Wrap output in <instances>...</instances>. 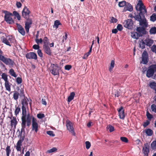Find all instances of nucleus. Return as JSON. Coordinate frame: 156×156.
Segmentation results:
<instances>
[{
  "label": "nucleus",
  "instance_id": "62",
  "mask_svg": "<svg viewBox=\"0 0 156 156\" xmlns=\"http://www.w3.org/2000/svg\"><path fill=\"white\" fill-rule=\"evenodd\" d=\"M72 68L71 65H66L65 66V69L66 70H69Z\"/></svg>",
  "mask_w": 156,
  "mask_h": 156
},
{
  "label": "nucleus",
  "instance_id": "16",
  "mask_svg": "<svg viewBox=\"0 0 156 156\" xmlns=\"http://www.w3.org/2000/svg\"><path fill=\"white\" fill-rule=\"evenodd\" d=\"M149 144L147 143H145L144 144V146L143 147L142 150L144 156H148L149 152Z\"/></svg>",
  "mask_w": 156,
  "mask_h": 156
},
{
  "label": "nucleus",
  "instance_id": "44",
  "mask_svg": "<svg viewBox=\"0 0 156 156\" xmlns=\"http://www.w3.org/2000/svg\"><path fill=\"white\" fill-rule=\"evenodd\" d=\"M15 114L16 116L19 114V112L20 111V108L19 107V106L17 107H16V106H15Z\"/></svg>",
  "mask_w": 156,
  "mask_h": 156
},
{
  "label": "nucleus",
  "instance_id": "48",
  "mask_svg": "<svg viewBox=\"0 0 156 156\" xmlns=\"http://www.w3.org/2000/svg\"><path fill=\"white\" fill-rule=\"evenodd\" d=\"M86 147L87 149H88L90 147L91 144L88 141H87L85 142Z\"/></svg>",
  "mask_w": 156,
  "mask_h": 156
},
{
  "label": "nucleus",
  "instance_id": "15",
  "mask_svg": "<svg viewBox=\"0 0 156 156\" xmlns=\"http://www.w3.org/2000/svg\"><path fill=\"white\" fill-rule=\"evenodd\" d=\"M117 110L118 112L120 118L124 119L125 117V115L123 107L121 106L120 108L117 109Z\"/></svg>",
  "mask_w": 156,
  "mask_h": 156
},
{
  "label": "nucleus",
  "instance_id": "24",
  "mask_svg": "<svg viewBox=\"0 0 156 156\" xmlns=\"http://www.w3.org/2000/svg\"><path fill=\"white\" fill-rule=\"evenodd\" d=\"M131 37L132 38L138 39L139 37L141 36V35L139 34L138 33L136 32H132L131 33Z\"/></svg>",
  "mask_w": 156,
  "mask_h": 156
},
{
  "label": "nucleus",
  "instance_id": "36",
  "mask_svg": "<svg viewBox=\"0 0 156 156\" xmlns=\"http://www.w3.org/2000/svg\"><path fill=\"white\" fill-rule=\"evenodd\" d=\"M115 61L113 60H112L110 64V66L109 67V70L110 72H111L113 68L115 66Z\"/></svg>",
  "mask_w": 156,
  "mask_h": 156
},
{
  "label": "nucleus",
  "instance_id": "55",
  "mask_svg": "<svg viewBox=\"0 0 156 156\" xmlns=\"http://www.w3.org/2000/svg\"><path fill=\"white\" fill-rule=\"evenodd\" d=\"M36 42L37 44H39V43L42 44L43 42V40L41 38L39 39V38L37 39H35Z\"/></svg>",
  "mask_w": 156,
  "mask_h": 156
},
{
  "label": "nucleus",
  "instance_id": "19",
  "mask_svg": "<svg viewBox=\"0 0 156 156\" xmlns=\"http://www.w3.org/2000/svg\"><path fill=\"white\" fill-rule=\"evenodd\" d=\"M133 10V8L131 5L129 3L127 2L126 5L124 7L123 11L126 12V11H129L130 12L132 11Z\"/></svg>",
  "mask_w": 156,
  "mask_h": 156
},
{
  "label": "nucleus",
  "instance_id": "7",
  "mask_svg": "<svg viewBox=\"0 0 156 156\" xmlns=\"http://www.w3.org/2000/svg\"><path fill=\"white\" fill-rule=\"evenodd\" d=\"M27 106H22V116L21 117L22 127H25L26 117L27 116L26 107Z\"/></svg>",
  "mask_w": 156,
  "mask_h": 156
},
{
  "label": "nucleus",
  "instance_id": "9",
  "mask_svg": "<svg viewBox=\"0 0 156 156\" xmlns=\"http://www.w3.org/2000/svg\"><path fill=\"white\" fill-rule=\"evenodd\" d=\"M137 5H139V7L138 9L136 7V9L137 11H140L139 13H141L142 12H147V11L146 9L145 6L141 0H139Z\"/></svg>",
  "mask_w": 156,
  "mask_h": 156
},
{
  "label": "nucleus",
  "instance_id": "41",
  "mask_svg": "<svg viewBox=\"0 0 156 156\" xmlns=\"http://www.w3.org/2000/svg\"><path fill=\"white\" fill-rule=\"evenodd\" d=\"M66 127H73V123L69 119H67L66 121Z\"/></svg>",
  "mask_w": 156,
  "mask_h": 156
},
{
  "label": "nucleus",
  "instance_id": "22",
  "mask_svg": "<svg viewBox=\"0 0 156 156\" xmlns=\"http://www.w3.org/2000/svg\"><path fill=\"white\" fill-rule=\"evenodd\" d=\"M144 41L146 45L149 47L151 46L154 43V41L149 38H147Z\"/></svg>",
  "mask_w": 156,
  "mask_h": 156
},
{
  "label": "nucleus",
  "instance_id": "45",
  "mask_svg": "<svg viewBox=\"0 0 156 156\" xmlns=\"http://www.w3.org/2000/svg\"><path fill=\"white\" fill-rule=\"evenodd\" d=\"M151 148L153 150L156 149V140L153 141L151 145Z\"/></svg>",
  "mask_w": 156,
  "mask_h": 156
},
{
  "label": "nucleus",
  "instance_id": "42",
  "mask_svg": "<svg viewBox=\"0 0 156 156\" xmlns=\"http://www.w3.org/2000/svg\"><path fill=\"white\" fill-rule=\"evenodd\" d=\"M149 32L151 34H155L156 33V27H152L150 29Z\"/></svg>",
  "mask_w": 156,
  "mask_h": 156
},
{
  "label": "nucleus",
  "instance_id": "43",
  "mask_svg": "<svg viewBox=\"0 0 156 156\" xmlns=\"http://www.w3.org/2000/svg\"><path fill=\"white\" fill-rule=\"evenodd\" d=\"M127 2L125 1H123L121 2H120L119 3L118 5L119 7H122L124 6L125 7Z\"/></svg>",
  "mask_w": 156,
  "mask_h": 156
},
{
  "label": "nucleus",
  "instance_id": "47",
  "mask_svg": "<svg viewBox=\"0 0 156 156\" xmlns=\"http://www.w3.org/2000/svg\"><path fill=\"white\" fill-rule=\"evenodd\" d=\"M145 43L144 42V41H142V42H140L139 44L140 47L142 49H144L145 48Z\"/></svg>",
  "mask_w": 156,
  "mask_h": 156
},
{
  "label": "nucleus",
  "instance_id": "59",
  "mask_svg": "<svg viewBox=\"0 0 156 156\" xmlns=\"http://www.w3.org/2000/svg\"><path fill=\"white\" fill-rule=\"evenodd\" d=\"M16 82L18 84H20L22 82V78L20 77H17L16 79Z\"/></svg>",
  "mask_w": 156,
  "mask_h": 156
},
{
  "label": "nucleus",
  "instance_id": "51",
  "mask_svg": "<svg viewBox=\"0 0 156 156\" xmlns=\"http://www.w3.org/2000/svg\"><path fill=\"white\" fill-rule=\"evenodd\" d=\"M120 140L122 142L125 143H127L128 142V140L127 138L125 137H121Z\"/></svg>",
  "mask_w": 156,
  "mask_h": 156
},
{
  "label": "nucleus",
  "instance_id": "10",
  "mask_svg": "<svg viewBox=\"0 0 156 156\" xmlns=\"http://www.w3.org/2000/svg\"><path fill=\"white\" fill-rule=\"evenodd\" d=\"M124 27L128 29H131L133 28V20L131 19H128L125 20L123 23Z\"/></svg>",
  "mask_w": 156,
  "mask_h": 156
},
{
  "label": "nucleus",
  "instance_id": "27",
  "mask_svg": "<svg viewBox=\"0 0 156 156\" xmlns=\"http://www.w3.org/2000/svg\"><path fill=\"white\" fill-rule=\"evenodd\" d=\"M149 86L152 89L154 90L155 93L156 94V83L151 82L149 84Z\"/></svg>",
  "mask_w": 156,
  "mask_h": 156
},
{
  "label": "nucleus",
  "instance_id": "13",
  "mask_svg": "<svg viewBox=\"0 0 156 156\" xmlns=\"http://www.w3.org/2000/svg\"><path fill=\"white\" fill-rule=\"evenodd\" d=\"M148 55L147 52L144 51L142 54V60L143 64H146L148 62Z\"/></svg>",
  "mask_w": 156,
  "mask_h": 156
},
{
  "label": "nucleus",
  "instance_id": "33",
  "mask_svg": "<svg viewBox=\"0 0 156 156\" xmlns=\"http://www.w3.org/2000/svg\"><path fill=\"white\" fill-rule=\"evenodd\" d=\"M145 133H146L147 136H152L153 133V132L152 130L149 129H145Z\"/></svg>",
  "mask_w": 156,
  "mask_h": 156
},
{
  "label": "nucleus",
  "instance_id": "52",
  "mask_svg": "<svg viewBox=\"0 0 156 156\" xmlns=\"http://www.w3.org/2000/svg\"><path fill=\"white\" fill-rule=\"evenodd\" d=\"M45 117L44 114L43 113H39L37 115V117L40 119H42Z\"/></svg>",
  "mask_w": 156,
  "mask_h": 156
},
{
  "label": "nucleus",
  "instance_id": "6",
  "mask_svg": "<svg viewBox=\"0 0 156 156\" xmlns=\"http://www.w3.org/2000/svg\"><path fill=\"white\" fill-rule=\"evenodd\" d=\"M14 40V39L12 38V36H8L6 38L3 37L2 38V42L9 46H11V43H13Z\"/></svg>",
  "mask_w": 156,
  "mask_h": 156
},
{
  "label": "nucleus",
  "instance_id": "26",
  "mask_svg": "<svg viewBox=\"0 0 156 156\" xmlns=\"http://www.w3.org/2000/svg\"><path fill=\"white\" fill-rule=\"evenodd\" d=\"M17 121L16 120V117H13L11 121V125L12 127L14 126L16 127L17 123Z\"/></svg>",
  "mask_w": 156,
  "mask_h": 156
},
{
  "label": "nucleus",
  "instance_id": "23",
  "mask_svg": "<svg viewBox=\"0 0 156 156\" xmlns=\"http://www.w3.org/2000/svg\"><path fill=\"white\" fill-rule=\"evenodd\" d=\"M28 101H29V100L27 98L24 96L23 99L21 101L22 106H28Z\"/></svg>",
  "mask_w": 156,
  "mask_h": 156
},
{
  "label": "nucleus",
  "instance_id": "39",
  "mask_svg": "<svg viewBox=\"0 0 156 156\" xmlns=\"http://www.w3.org/2000/svg\"><path fill=\"white\" fill-rule=\"evenodd\" d=\"M19 93L17 91H14V94L13 95V98L15 100H17L19 98Z\"/></svg>",
  "mask_w": 156,
  "mask_h": 156
},
{
  "label": "nucleus",
  "instance_id": "32",
  "mask_svg": "<svg viewBox=\"0 0 156 156\" xmlns=\"http://www.w3.org/2000/svg\"><path fill=\"white\" fill-rule=\"evenodd\" d=\"M67 130H69L72 135L74 136H76V133L74 131V127H67Z\"/></svg>",
  "mask_w": 156,
  "mask_h": 156
},
{
  "label": "nucleus",
  "instance_id": "17",
  "mask_svg": "<svg viewBox=\"0 0 156 156\" xmlns=\"http://www.w3.org/2000/svg\"><path fill=\"white\" fill-rule=\"evenodd\" d=\"M145 28L142 27H137L136 30L139 34L141 35L142 36L143 35L146 34Z\"/></svg>",
  "mask_w": 156,
  "mask_h": 156
},
{
  "label": "nucleus",
  "instance_id": "2",
  "mask_svg": "<svg viewBox=\"0 0 156 156\" xmlns=\"http://www.w3.org/2000/svg\"><path fill=\"white\" fill-rule=\"evenodd\" d=\"M25 127H22L21 132L20 134H19V136L20 135V139L18 141L16 146V149L17 151H20L21 149V147L22 145V143L24 140L25 136L24 134L25 133Z\"/></svg>",
  "mask_w": 156,
  "mask_h": 156
},
{
  "label": "nucleus",
  "instance_id": "35",
  "mask_svg": "<svg viewBox=\"0 0 156 156\" xmlns=\"http://www.w3.org/2000/svg\"><path fill=\"white\" fill-rule=\"evenodd\" d=\"M1 76L2 78L4 80L5 82L8 81L7 75L5 73H2Z\"/></svg>",
  "mask_w": 156,
  "mask_h": 156
},
{
  "label": "nucleus",
  "instance_id": "29",
  "mask_svg": "<svg viewBox=\"0 0 156 156\" xmlns=\"http://www.w3.org/2000/svg\"><path fill=\"white\" fill-rule=\"evenodd\" d=\"M11 84H10L9 81L5 82V86L6 90L10 92L11 91Z\"/></svg>",
  "mask_w": 156,
  "mask_h": 156
},
{
  "label": "nucleus",
  "instance_id": "40",
  "mask_svg": "<svg viewBox=\"0 0 156 156\" xmlns=\"http://www.w3.org/2000/svg\"><path fill=\"white\" fill-rule=\"evenodd\" d=\"M150 20L153 22L156 20V14L153 13L150 16Z\"/></svg>",
  "mask_w": 156,
  "mask_h": 156
},
{
  "label": "nucleus",
  "instance_id": "5",
  "mask_svg": "<svg viewBox=\"0 0 156 156\" xmlns=\"http://www.w3.org/2000/svg\"><path fill=\"white\" fill-rule=\"evenodd\" d=\"M5 15L4 16V20L7 23L12 24L14 23V21L12 19V16H13V14L7 11L4 12Z\"/></svg>",
  "mask_w": 156,
  "mask_h": 156
},
{
  "label": "nucleus",
  "instance_id": "46",
  "mask_svg": "<svg viewBox=\"0 0 156 156\" xmlns=\"http://www.w3.org/2000/svg\"><path fill=\"white\" fill-rule=\"evenodd\" d=\"M9 73L12 76L15 77H16V75L13 69H11L9 70Z\"/></svg>",
  "mask_w": 156,
  "mask_h": 156
},
{
  "label": "nucleus",
  "instance_id": "61",
  "mask_svg": "<svg viewBox=\"0 0 156 156\" xmlns=\"http://www.w3.org/2000/svg\"><path fill=\"white\" fill-rule=\"evenodd\" d=\"M37 53L39 56L40 57L42 58L43 57L42 53L41 50L38 49L37 51Z\"/></svg>",
  "mask_w": 156,
  "mask_h": 156
},
{
  "label": "nucleus",
  "instance_id": "12",
  "mask_svg": "<svg viewBox=\"0 0 156 156\" xmlns=\"http://www.w3.org/2000/svg\"><path fill=\"white\" fill-rule=\"evenodd\" d=\"M25 19L27 20V21L25 23V28L26 32L28 33L29 28L32 24V20L29 17L28 18Z\"/></svg>",
  "mask_w": 156,
  "mask_h": 156
},
{
  "label": "nucleus",
  "instance_id": "21",
  "mask_svg": "<svg viewBox=\"0 0 156 156\" xmlns=\"http://www.w3.org/2000/svg\"><path fill=\"white\" fill-rule=\"evenodd\" d=\"M45 53L50 56L52 53L51 50L48 46L43 47Z\"/></svg>",
  "mask_w": 156,
  "mask_h": 156
},
{
  "label": "nucleus",
  "instance_id": "8",
  "mask_svg": "<svg viewBox=\"0 0 156 156\" xmlns=\"http://www.w3.org/2000/svg\"><path fill=\"white\" fill-rule=\"evenodd\" d=\"M0 60L6 65L13 66L14 64V62L10 58H6L4 56L0 54Z\"/></svg>",
  "mask_w": 156,
  "mask_h": 156
},
{
  "label": "nucleus",
  "instance_id": "57",
  "mask_svg": "<svg viewBox=\"0 0 156 156\" xmlns=\"http://www.w3.org/2000/svg\"><path fill=\"white\" fill-rule=\"evenodd\" d=\"M123 28L121 24H118L117 27V29L118 30L121 31L122 30Z\"/></svg>",
  "mask_w": 156,
  "mask_h": 156
},
{
  "label": "nucleus",
  "instance_id": "56",
  "mask_svg": "<svg viewBox=\"0 0 156 156\" xmlns=\"http://www.w3.org/2000/svg\"><path fill=\"white\" fill-rule=\"evenodd\" d=\"M47 133L51 136H55V134L53 132L51 131H48L47 132Z\"/></svg>",
  "mask_w": 156,
  "mask_h": 156
},
{
  "label": "nucleus",
  "instance_id": "31",
  "mask_svg": "<svg viewBox=\"0 0 156 156\" xmlns=\"http://www.w3.org/2000/svg\"><path fill=\"white\" fill-rule=\"evenodd\" d=\"M32 127H38L37 120L34 117H32Z\"/></svg>",
  "mask_w": 156,
  "mask_h": 156
},
{
  "label": "nucleus",
  "instance_id": "20",
  "mask_svg": "<svg viewBox=\"0 0 156 156\" xmlns=\"http://www.w3.org/2000/svg\"><path fill=\"white\" fill-rule=\"evenodd\" d=\"M16 25L19 32L22 35H24L25 34V31L24 28L20 24L18 23H16Z\"/></svg>",
  "mask_w": 156,
  "mask_h": 156
},
{
  "label": "nucleus",
  "instance_id": "53",
  "mask_svg": "<svg viewBox=\"0 0 156 156\" xmlns=\"http://www.w3.org/2000/svg\"><path fill=\"white\" fill-rule=\"evenodd\" d=\"M5 151L6 152V154H10L11 152L10 146H7L5 149Z\"/></svg>",
  "mask_w": 156,
  "mask_h": 156
},
{
  "label": "nucleus",
  "instance_id": "30",
  "mask_svg": "<svg viewBox=\"0 0 156 156\" xmlns=\"http://www.w3.org/2000/svg\"><path fill=\"white\" fill-rule=\"evenodd\" d=\"M92 46H91L90 48V50L89 51L86 53H85L83 55V59H87V57L88 56L90 55V53H91V51H92Z\"/></svg>",
  "mask_w": 156,
  "mask_h": 156
},
{
  "label": "nucleus",
  "instance_id": "18",
  "mask_svg": "<svg viewBox=\"0 0 156 156\" xmlns=\"http://www.w3.org/2000/svg\"><path fill=\"white\" fill-rule=\"evenodd\" d=\"M32 118L30 116V115L28 114L26 117L25 126L27 123V126H30L31 123V120Z\"/></svg>",
  "mask_w": 156,
  "mask_h": 156
},
{
  "label": "nucleus",
  "instance_id": "1",
  "mask_svg": "<svg viewBox=\"0 0 156 156\" xmlns=\"http://www.w3.org/2000/svg\"><path fill=\"white\" fill-rule=\"evenodd\" d=\"M147 13H139L138 14L135 15V20L139 22V25L141 27L147 28L148 26V22L144 16Z\"/></svg>",
  "mask_w": 156,
  "mask_h": 156
},
{
  "label": "nucleus",
  "instance_id": "14",
  "mask_svg": "<svg viewBox=\"0 0 156 156\" xmlns=\"http://www.w3.org/2000/svg\"><path fill=\"white\" fill-rule=\"evenodd\" d=\"M26 57L27 59H33L35 60L37 59V56L36 54L33 52H30L26 54Z\"/></svg>",
  "mask_w": 156,
  "mask_h": 156
},
{
  "label": "nucleus",
  "instance_id": "50",
  "mask_svg": "<svg viewBox=\"0 0 156 156\" xmlns=\"http://www.w3.org/2000/svg\"><path fill=\"white\" fill-rule=\"evenodd\" d=\"M146 115L147 119L149 120H151V119L153 118L152 115L150 114L148 112H147Z\"/></svg>",
  "mask_w": 156,
  "mask_h": 156
},
{
  "label": "nucleus",
  "instance_id": "38",
  "mask_svg": "<svg viewBox=\"0 0 156 156\" xmlns=\"http://www.w3.org/2000/svg\"><path fill=\"white\" fill-rule=\"evenodd\" d=\"M13 15L15 16L18 20H20L21 19V16L16 11H14L13 12Z\"/></svg>",
  "mask_w": 156,
  "mask_h": 156
},
{
  "label": "nucleus",
  "instance_id": "58",
  "mask_svg": "<svg viewBox=\"0 0 156 156\" xmlns=\"http://www.w3.org/2000/svg\"><path fill=\"white\" fill-rule=\"evenodd\" d=\"M151 109L152 111L156 113V105L155 104H152L151 105Z\"/></svg>",
  "mask_w": 156,
  "mask_h": 156
},
{
  "label": "nucleus",
  "instance_id": "54",
  "mask_svg": "<svg viewBox=\"0 0 156 156\" xmlns=\"http://www.w3.org/2000/svg\"><path fill=\"white\" fill-rule=\"evenodd\" d=\"M110 19V22L112 23H116L117 21V20L113 17H111Z\"/></svg>",
  "mask_w": 156,
  "mask_h": 156
},
{
  "label": "nucleus",
  "instance_id": "49",
  "mask_svg": "<svg viewBox=\"0 0 156 156\" xmlns=\"http://www.w3.org/2000/svg\"><path fill=\"white\" fill-rule=\"evenodd\" d=\"M57 150V149L56 147H54L48 150L47 151V152L48 153H51L52 152H54L55 151H56Z\"/></svg>",
  "mask_w": 156,
  "mask_h": 156
},
{
  "label": "nucleus",
  "instance_id": "63",
  "mask_svg": "<svg viewBox=\"0 0 156 156\" xmlns=\"http://www.w3.org/2000/svg\"><path fill=\"white\" fill-rule=\"evenodd\" d=\"M107 131H109L110 132H112L114 130V127H106Z\"/></svg>",
  "mask_w": 156,
  "mask_h": 156
},
{
  "label": "nucleus",
  "instance_id": "4",
  "mask_svg": "<svg viewBox=\"0 0 156 156\" xmlns=\"http://www.w3.org/2000/svg\"><path fill=\"white\" fill-rule=\"evenodd\" d=\"M59 68L57 64H51L49 68V71L53 75H59Z\"/></svg>",
  "mask_w": 156,
  "mask_h": 156
},
{
  "label": "nucleus",
  "instance_id": "28",
  "mask_svg": "<svg viewBox=\"0 0 156 156\" xmlns=\"http://www.w3.org/2000/svg\"><path fill=\"white\" fill-rule=\"evenodd\" d=\"M75 95V93L74 92H71L67 98V101L69 102H70L73 99Z\"/></svg>",
  "mask_w": 156,
  "mask_h": 156
},
{
  "label": "nucleus",
  "instance_id": "37",
  "mask_svg": "<svg viewBox=\"0 0 156 156\" xmlns=\"http://www.w3.org/2000/svg\"><path fill=\"white\" fill-rule=\"evenodd\" d=\"M13 15L15 16L18 20H20L21 19V16L16 11H14L13 12Z\"/></svg>",
  "mask_w": 156,
  "mask_h": 156
},
{
  "label": "nucleus",
  "instance_id": "3",
  "mask_svg": "<svg viewBox=\"0 0 156 156\" xmlns=\"http://www.w3.org/2000/svg\"><path fill=\"white\" fill-rule=\"evenodd\" d=\"M156 72V65L152 64L148 68L147 71L146 76L150 78L153 76L154 73Z\"/></svg>",
  "mask_w": 156,
  "mask_h": 156
},
{
  "label": "nucleus",
  "instance_id": "64",
  "mask_svg": "<svg viewBox=\"0 0 156 156\" xmlns=\"http://www.w3.org/2000/svg\"><path fill=\"white\" fill-rule=\"evenodd\" d=\"M40 48L39 46L37 44H34L33 46V48L35 50L39 49Z\"/></svg>",
  "mask_w": 156,
  "mask_h": 156
},
{
  "label": "nucleus",
  "instance_id": "60",
  "mask_svg": "<svg viewBox=\"0 0 156 156\" xmlns=\"http://www.w3.org/2000/svg\"><path fill=\"white\" fill-rule=\"evenodd\" d=\"M151 48L152 52L156 53V45H153Z\"/></svg>",
  "mask_w": 156,
  "mask_h": 156
},
{
  "label": "nucleus",
  "instance_id": "11",
  "mask_svg": "<svg viewBox=\"0 0 156 156\" xmlns=\"http://www.w3.org/2000/svg\"><path fill=\"white\" fill-rule=\"evenodd\" d=\"M30 12L27 6H25L23 10L22 14V17L25 19H27L30 17Z\"/></svg>",
  "mask_w": 156,
  "mask_h": 156
},
{
  "label": "nucleus",
  "instance_id": "25",
  "mask_svg": "<svg viewBox=\"0 0 156 156\" xmlns=\"http://www.w3.org/2000/svg\"><path fill=\"white\" fill-rule=\"evenodd\" d=\"M43 47L46 46H48L49 44V39L46 37H45L43 40Z\"/></svg>",
  "mask_w": 156,
  "mask_h": 156
},
{
  "label": "nucleus",
  "instance_id": "34",
  "mask_svg": "<svg viewBox=\"0 0 156 156\" xmlns=\"http://www.w3.org/2000/svg\"><path fill=\"white\" fill-rule=\"evenodd\" d=\"M61 23H60L59 20H57L55 21L54 23V27H55L56 29L58 28L59 25H61Z\"/></svg>",
  "mask_w": 156,
  "mask_h": 156
}]
</instances>
